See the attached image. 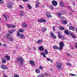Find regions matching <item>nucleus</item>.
Masks as SVG:
<instances>
[{
	"label": "nucleus",
	"instance_id": "13",
	"mask_svg": "<svg viewBox=\"0 0 77 77\" xmlns=\"http://www.w3.org/2000/svg\"><path fill=\"white\" fill-rule=\"evenodd\" d=\"M58 34V36L59 39H61L62 38V35H60V32H59L57 33Z\"/></svg>",
	"mask_w": 77,
	"mask_h": 77
},
{
	"label": "nucleus",
	"instance_id": "54",
	"mask_svg": "<svg viewBox=\"0 0 77 77\" xmlns=\"http://www.w3.org/2000/svg\"><path fill=\"white\" fill-rule=\"evenodd\" d=\"M61 13H63V14H65V11L63 10V11H61Z\"/></svg>",
	"mask_w": 77,
	"mask_h": 77
},
{
	"label": "nucleus",
	"instance_id": "26",
	"mask_svg": "<svg viewBox=\"0 0 77 77\" xmlns=\"http://www.w3.org/2000/svg\"><path fill=\"white\" fill-rule=\"evenodd\" d=\"M6 26L7 27H8V28L9 29H10V28H11V25H10V24H9L8 23H7Z\"/></svg>",
	"mask_w": 77,
	"mask_h": 77
},
{
	"label": "nucleus",
	"instance_id": "62",
	"mask_svg": "<svg viewBox=\"0 0 77 77\" xmlns=\"http://www.w3.org/2000/svg\"><path fill=\"white\" fill-rule=\"evenodd\" d=\"M61 18L62 19V18L64 19V18H65V17H64L62 16V17H61Z\"/></svg>",
	"mask_w": 77,
	"mask_h": 77
},
{
	"label": "nucleus",
	"instance_id": "50",
	"mask_svg": "<svg viewBox=\"0 0 77 77\" xmlns=\"http://www.w3.org/2000/svg\"><path fill=\"white\" fill-rule=\"evenodd\" d=\"M66 54L67 55H68V56H71V54H69V53L68 52H67Z\"/></svg>",
	"mask_w": 77,
	"mask_h": 77
},
{
	"label": "nucleus",
	"instance_id": "11",
	"mask_svg": "<svg viewBox=\"0 0 77 77\" xmlns=\"http://www.w3.org/2000/svg\"><path fill=\"white\" fill-rule=\"evenodd\" d=\"M53 48L54 50H59V48L57 45H54L53 46Z\"/></svg>",
	"mask_w": 77,
	"mask_h": 77
},
{
	"label": "nucleus",
	"instance_id": "43",
	"mask_svg": "<svg viewBox=\"0 0 77 77\" xmlns=\"http://www.w3.org/2000/svg\"><path fill=\"white\" fill-rule=\"evenodd\" d=\"M46 59H47V60L48 61H50L51 62V60H52V59H50L49 58H47Z\"/></svg>",
	"mask_w": 77,
	"mask_h": 77
},
{
	"label": "nucleus",
	"instance_id": "34",
	"mask_svg": "<svg viewBox=\"0 0 77 77\" xmlns=\"http://www.w3.org/2000/svg\"><path fill=\"white\" fill-rule=\"evenodd\" d=\"M41 54H42V55L44 57H45V58L46 57V56H45V54H44L42 52H41Z\"/></svg>",
	"mask_w": 77,
	"mask_h": 77
},
{
	"label": "nucleus",
	"instance_id": "3",
	"mask_svg": "<svg viewBox=\"0 0 77 77\" xmlns=\"http://www.w3.org/2000/svg\"><path fill=\"white\" fill-rule=\"evenodd\" d=\"M60 47H59V50H62L63 49V46H64V43L63 42H60L59 43Z\"/></svg>",
	"mask_w": 77,
	"mask_h": 77
},
{
	"label": "nucleus",
	"instance_id": "16",
	"mask_svg": "<svg viewBox=\"0 0 77 77\" xmlns=\"http://www.w3.org/2000/svg\"><path fill=\"white\" fill-rule=\"evenodd\" d=\"M57 15L59 18H61V16L62 15V13H60V12L57 13Z\"/></svg>",
	"mask_w": 77,
	"mask_h": 77
},
{
	"label": "nucleus",
	"instance_id": "12",
	"mask_svg": "<svg viewBox=\"0 0 77 77\" xmlns=\"http://www.w3.org/2000/svg\"><path fill=\"white\" fill-rule=\"evenodd\" d=\"M20 13L19 14V15L20 16H21L22 17H23V16H24L25 15V13L23 12L22 11H20Z\"/></svg>",
	"mask_w": 77,
	"mask_h": 77
},
{
	"label": "nucleus",
	"instance_id": "56",
	"mask_svg": "<svg viewBox=\"0 0 77 77\" xmlns=\"http://www.w3.org/2000/svg\"><path fill=\"white\" fill-rule=\"evenodd\" d=\"M23 2H27L28 1V0H23Z\"/></svg>",
	"mask_w": 77,
	"mask_h": 77
},
{
	"label": "nucleus",
	"instance_id": "15",
	"mask_svg": "<svg viewBox=\"0 0 77 77\" xmlns=\"http://www.w3.org/2000/svg\"><path fill=\"white\" fill-rule=\"evenodd\" d=\"M5 57L6 59L7 60H9L11 59V57L9 55H6L5 56Z\"/></svg>",
	"mask_w": 77,
	"mask_h": 77
},
{
	"label": "nucleus",
	"instance_id": "61",
	"mask_svg": "<svg viewBox=\"0 0 77 77\" xmlns=\"http://www.w3.org/2000/svg\"><path fill=\"white\" fill-rule=\"evenodd\" d=\"M75 29L76 31L77 32H76V33H77V27Z\"/></svg>",
	"mask_w": 77,
	"mask_h": 77
},
{
	"label": "nucleus",
	"instance_id": "29",
	"mask_svg": "<svg viewBox=\"0 0 77 77\" xmlns=\"http://www.w3.org/2000/svg\"><path fill=\"white\" fill-rule=\"evenodd\" d=\"M65 28L63 26H61L60 28V30H64Z\"/></svg>",
	"mask_w": 77,
	"mask_h": 77
},
{
	"label": "nucleus",
	"instance_id": "4",
	"mask_svg": "<svg viewBox=\"0 0 77 77\" xmlns=\"http://www.w3.org/2000/svg\"><path fill=\"white\" fill-rule=\"evenodd\" d=\"M52 4L54 6H57V2L55 0H53L52 1Z\"/></svg>",
	"mask_w": 77,
	"mask_h": 77
},
{
	"label": "nucleus",
	"instance_id": "58",
	"mask_svg": "<svg viewBox=\"0 0 77 77\" xmlns=\"http://www.w3.org/2000/svg\"><path fill=\"white\" fill-rule=\"evenodd\" d=\"M33 49L34 50H36V47H33Z\"/></svg>",
	"mask_w": 77,
	"mask_h": 77
},
{
	"label": "nucleus",
	"instance_id": "41",
	"mask_svg": "<svg viewBox=\"0 0 77 77\" xmlns=\"http://www.w3.org/2000/svg\"><path fill=\"white\" fill-rule=\"evenodd\" d=\"M9 35V34L8 33L6 35V37H7V38H9V37H10V35Z\"/></svg>",
	"mask_w": 77,
	"mask_h": 77
},
{
	"label": "nucleus",
	"instance_id": "19",
	"mask_svg": "<svg viewBox=\"0 0 77 77\" xmlns=\"http://www.w3.org/2000/svg\"><path fill=\"white\" fill-rule=\"evenodd\" d=\"M22 25H23V27L24 28H26L27 27V24L25 23H23Z\"/></svg>",
	"mask_w": 77,
	"mask_h": 77
},
{
	"label": "nucleus",
	"instance_id": "37",
	"mask_svg": "<svg viewBox=\"0 0 77 77\" xmlns=\"http://www.w3.org/2000/svg\"><path fill=\"white\" fill-rule=\"evenodd\" d=\"M4 2H3V0H0V4H4Z\"/></svg>",
	"mask_w": 77,
	"mask_h": 77
},
{
	"label": "nucleus",
	"instance_id": "14",
	"mask_svg": "<svg viewBox=\"0 0 77 77\" xmlns=\"http://www.w3.org/2000/svg\"><path fill=\"white\" fill-rule=\"evenodd\" d=\"M10 37H9V39L10 41L11 42H13V41H14V38H13V37L12 36V35H10Z\"/></svg>",
	"mask_w": 77,
	"mask_h": 77
},
{
	"label": "nucleus",
	"instance_id": "31",
	"mask_svg": "<svg viewBox=\"0 0 77 77\" xmlns=\"http://www.w3.org/2000/svg\"><path fill=\"white\" fill-rule=\"evenodd\" d=\"M37 77H44V75L42 73L41 74L38 75Z\"/></svg>",
	"mask_w": 77,
	"mask_h": 77
},
{
	"label": "nucleus",
	"instance_id": "53",
	"mask_svg": "<svg viewBox=\"0 0 77 77\" xmlns=\"http://www.w3.org/2000/svg\"><path fill=\"white\" fill-rule=\"evenodd\" d=\"M11 30H12V32H15V31H16V29H12Z\"/></svg>",
	"mask_w": 77,
	"mask_h": 77
},
{
	"label": "nucleus",
	"instance_id": "5",
	"mask_svg": "<svg viewBox=\"0 0 77 77\" xmlns=\"http://www.w3.org/2000/svg\"><path fill=\"white\" fill-rule=\"evenodd\" d=\"M7 8L9 9H12V3H9L7 5Z\"/></svg>",
	"mask_w": 77,
	"mask_h": 77
},
{
	"label": "nucleus",
	"instance_id": "48",
	"mask_svg": "<svg viewBox=\"0 0 77 77\" xmlns=\"http://www.w3.org/2000/svg\"><path fill=\"white\" fill-rule=\"evenodd\" d=\"M53 31H55V30H56V29H55V26H53Z\"/></svg>",
	"mask_w": 77,
	"mask_h": 77
},
{
	"label": "nucleus",
	"instance_id": "42",
	"mask_svg": "<svg viewBox=\"0 0 77 77\" xmlns=\"http://www.w3.org/2000/svg\"><path fill=\"white\" fill-rule=\"evenodd\" d=\"M39 68L40 69H41V70H42V69H43V67L42 66H40L39 67Z\"/></svg>",
	"mask_w": 77,
	"mask_h": 77
},
{
	"label": "nucleus",
	"instance_id": "20",
	"mask_svg": "<svg viewBox=\"0 0 77 77\" xmlns=\"http://www.w3.org/2000/svg\"><path fill=\"white\" fill-rule=\"evenodd\" d=\"M50 35L52 37H53V38L54 39L56 38V37L55 35H54V34L52 32V33H51Z\"/></svg>",
	"mask_w": 77,
	"mask_h": 77
},
{
	"label": "nucleus",
	"instance_id": "55",
	"mask_svg": "<svg viewBox=\"0 0 77 77\" xmlns=\"http://www.w3.org/2000/svg\"><path fill=\"white\" fill-rule=\"evenodd\" d=\"M61 38L63 39V40H64V39H65V37L64 36H62Z\"/></svg>",
	"mask_w": 77,
	"mask_h": 77
},
{
	"label": "nucleus",
	"instance_id": "9",
	"mask_svg": "<svg viewBox=\"0 0 77 77\" xmlns=\"http://www.w3.org/2000/svg\"><path fill=\"white\" fill-rule=\"evenodd\" d=\"M46 15L48 18L50 17V18H52V16L50 14V13L49 12H47L46 13Z\"/></svg>",
	"mask_w": 77,
	"mask_h": 77
},
{
	"label": "nucleus",
	"instance_id": "40",
	"mask_svg": "<svg viewBox=\"0 0 77 77\" xmlns=\"http://www.w3.org/2000/svg\"><path fill=\"white\" fill-rule=\"evenodd\" d=\"M8 32L10 34H12L13 33V32L11 30H9Z\"/></svg>",
	"mask_w": 77,
	"mask_h": 77
},
{
	"label": "nucleus",
	"instance_id": "27",
	"mask_svg": "<svg viewBox=\"0 0 77 77\" xmlns=\"http://www.w3.org/2000/svg\"><path fill=\"white\" fill-rule=\"evenodd\" d=\"M19 31L20 32V33H23V32H24V30L23 29H20L19 30Z\"/></svg>",
	"mask_w": 77,
	"mask_h": 77
},
{
	"label": "nucleus",
	"instance_id": "38",
	"mask_svg": "<svg viewBox=\"0 0 77 77\" xmlns=\"http://www.w3.org/2000/svg\"><path fill=\"white\" fill-rule=\"evenodd\" d=\"M42 30L43 32H46V31L47 30V29L45 28H44L43 29H42Z\"/></svg>",
	"mask_w": 77,
	"mask_h": 77
},
{
	"label": "nucleus",
	"instance_id": "1",
	"mask_svg": "<svg viewBox=\"0 0 77 77\" xmlns=\"http://www.w3.org/2000/svg\"><path fill=\"white\" fill-rule=\"evenodd\" d=\"M56 66L57 68H58L59 69H62V64L59 62H57L56 63Z\"/></svg>",
	"mask_w": 77,
	"mask_h": 77
},
{
	"label": "nucleus",
	"instance_id": "59",
	"mask_svg": "<svg viewBox=\"0 0 77 77\" xmlns=\"http://www.w3.org/2000/svg\"><path fill=\"white\" fill-rule=\"evenodd\" d=\"M3 17H4L5 18L6 17H7L4 14H3Z\"/></svg>",
	"mask_w": 77,
	"mask_h": 77
},
{
	"label": "nucleus",
	"instance_id": "18",
	"mask_svg": "<svg viewBox=\"0 0 77 77\" xmlns=\"http://www.w3.org/2000/svg\"><path fill=\"white\" fill-rule=\"evenodd\" d=\"M70 35L73 38H75L76 36L75 35H74V34L72 33H70Z\"/></svg>",
	"mask_w": 77,
	"mask_h": 77
},
{
	"label": "nucleus",
	"instance_id": "45",
	"mask_svg": "<svg viewBox=\"0 0 77 77\" xmlns=\"http://www.w3.org/2000/svg\"><path fill=\"white\" fill-rule=\"evenodd\" d=\"M69 75H72V76H76L75 75L72 73H70Z\"/></svg>",
	"mask_w": 77,
	"mask_h": 77
},
{
	"label": "nucleus",
	"instance_id": "57",
	"mask_svg": "<svg viewBox=\"0 0 77 77\" xmlns=\"http://www.w3.org/2000/svg\"><path fill=\"white\" fill-rule=\"evenodd\" d=\"M37 5H40V2H37Z\"/></svg>",
	"mask_w": 77,
	"mask_h": 77
},
{
	"label": "nucleus",
	"instance_id": "46",
	"mask_svg": "<svg viewBox=\"0 0 77 77\" xmlns=\"http://www.w3.org/2000/svg\"><path fill=\"white\" fill-rule=\"evenodd\" d=\"M44 75H45V76L46 77H48V76L49 75V74L47 73H45Z\"/></svg>",
	"mask_w": 77,
	"mask_h": 77
},
{
	"label": "nucleus",
	"instance_id": "64",
	"mask_svg": "<svg viewBox=\"0 0 77 77\" xmlns=\"http://www.w3.org/2000/svg\"><path fill=\"white\" fill-rule=\"evenodd\" d=\"M75 46H77V43H75Z\"/></svg>",
	"mask_w": 77,
	"mask_h": 77
},
{
	"label": "nucleus",
	"instance_id": "47",
	"mask_svg": "<svg viewBox=\"0 0 77 77\" xmlns=\"http://www.w3.org/2000/svg\"><path fill=\"white\" fill-rule=\"evenodd\" d=\"M31 49H32L31 48L28 47L27 48V50L28 51H29V50H31Z\"/></svg>",
	"mask_w": 77,
	"mask_h": 77
},
{
	"label": "nucleus",
	"instance_id": "63",
	"mask_svg": "<svg viewBox=\"0 0 77 77\" xmlns=\"http://www.w3.org/2000/svg\"><path fill=\"white\" fill-rule=\"evenodd\" d=\"M72 30V31H75V29L74 28H73Z\"/></svg>",
	"mask_w": 77,
	"mask_h": 77
},
{
	"label": "nucleus",
	"instance_id": "23",
	"mask_svg": "<svg viewBox=\"0 0 77 77\" xmlns=\"http://www.w3.org/2000/svg\"><path fill=\"white\" fill-rule=\"evenodd\" d=\"M35 71L36 72H37V73H40V72H41V71H40V70L39 69H35Z\"/></svg>",
	"mask_w": 77,
	"mask_h": 77
},
{
	"label": "nucleus",
	"instance_id": "7",
	"mask_svg": "<svg viewBox=\"0 0 77 77\" xmlns=\"http://www.w3.org/2000/svg\"><path fill=\"white\" fill-rule=\"evenodd\" d=\"M29 63L30 65H31L32 66H35V62L33 60H31L29 61Z\"/></svg>",
	"mask_w": 77,
	"mask_h": 77
},
{
	"label": "nucleus",
	"instance_id": "60",
	"mask_svg": "<svg viewBox=\"0 0 77 77\" xmlns=\"http://www.w3.org/2000/svg\"><path fill=\"white\" fill-rule=\"evenodd\" d=\"M51 9H54V8H53V6H52L51 7Z\"/></svg>",
	"mask_w": 77,
	"mask_h": 77
},
{
	"label": "nucleus",
	"instance_id": "17",
	"mask_svg": "<svg viewBox=\"0 0 77 77\" xmlns=\"http://www.w3.org/2000/svg\"><path fill=\"white\" fill-rule=\"evenodd\" d=\"M2 62L3 63H6V59L4 58H2Z\"/></svg>",
	"mask_w": 77,
	"mask_h": 77
},
{
	"label": "nucleus",
	"instance_id": "24",
	"mask_svg": "<svg viewBox=\"0 0 77 77\" xmlns=\"http://www.w3.org/2000/svg\"><path fill=\"white\" fill-rule=\"evenodd\" d=\"M62 23L63 24H66L68 22H67V21L65 20H62Z\"/></svg>",
	"mask_w": 77,
	"mask_h": 77
},
{
	"label": "nucleus",
	"instance_id": "2",
	"mask_svg": "<svg viewBox=\"0 0 77 77\" xmlns=\"http://www.w3.org/2000/svg\"><path fill=\"white\" fill-rule=\"evenodd\" d=\"M17 61H20V62L21 65H23L24 61V60L23 58L21 57H18L17 58Z\"/></svg>",
	"mask_w": 77,
	"mask_h": 77
},
{
	"label": "nucleus",
	"instance_id": "44",
	"mask_svg": "<svg viewBox=\"0 0 77 77\" xmlns=\"http://www.w3.org/2000/svg\"><path fill=\"white\" fill-rule=\"evenodd\" d=\"M17 35L19 37L20 36V35H21V33L18 32L17 33Z\"/></svg>",
	"mask_w": 77,
	"mask_h": 77
},
{
	"label": "nucleus",
	"instance_id": "30",
	"mask_svg": "<svg viewBox=\"0 0 77 77\" xmlns=\"http://www.w3.org/2000/svg\"><path fill=\"white\" fill-rule=\"evenodd\" d=\"M39 50L41 51H44V48L42 47V46H40L39 48Z\"/></svg>",
	"mask_w": 77,
	"mask_h": 77
},
{
	"label": "nucleus",
	"instance_id": "28",
	"mask_svg": "<svg viewBox=\"0 0 77 77\" xmlns=\"http://www.w3.org/2000/svg\"><path fill=\"white\" fill-rule=\"evenodd\" d=\"M27 6L29 9H32V6L30 5L29 4H27Z\"/></svg>",
	"mask_w": 77,
	"mask_h": 77
},
{
	"label": "nucleus",
	"instance_id": "21",
	"mask_svg": "<svg viewBox=\"0 0 77 77\" xmlns=\"http://www.w3.org/2000/svg\"><path fill=\"white\" fill-rule=\"evenodd\" d=\"M64 33H66V35H69V34H70V33H69V32H68V30H65Z\"/></svg>",
	"mask_w": 77,
	"mask_h": 77
},
{
	"label": "nucleus",
	"instance_id": "49",
	"mask_svg": "<svg viewBox=\"0 0 77 77\" xmlns=\"http://www.w3.org/2000/svg\"><path fill=\"white\" fill-rule=\"evenodd\" d=\"M38 7H39V5H38V4H36V5L35 6V8H37Z\"/></svg>",
	"mask_w": 77,
	"mask_h": 77
},
{
	"label": "nucleus",
	"instance_id": "35",
	"mask_svg": "<svg viewBox=\"0 0 77 77\" xmlns=\"http://www.w3.org/2000/svg\"><path fill=\"white\" fill-rule=\"evenodd\" d=\"M73 28H74V26H70L69 27V29L70 30H72V29H73Z\"/></svg>",
	"mask_w": 77,
	"mask_h": 77
},
{
	"label": "nucleus",
	"instance_id": "33",
	"mask_svg": "<svg viewBox=\"0 0 77 77\" xmlns=\"http://www.w3.org/2000/svg\"><path fill=\"white\" fill-rule=\"evenodd\" d=\"M15 27H16V26L15 25H11V28H13V29H14V28H15Z\"/></svg>",
	"mask_w": 77,
	"mask_h": 77
},
{
	"label": "nucleus",
	"instance_id": "10",
	"mask_svg": "<svg viewBox=\"0 0 77 77\" xmlns=\"http://www.w3.org/2000/svg\"><path fill=\"white\" fill-rule=\"evenodd\" d=\"M44 42L42 40H38L37 41H36V43H37V44H41L42 43H43Z\"/></svg>",
	"mask_w": 77,
	"mask_h": 77
},
{
	"label": "nucleus",
	"instance_id": "36",
	"mask_svg": "<svg viewBox=\"0 0 77 77\" xmlns=\"http://www.w3.org/2000/svg\"><path fill=\"white\" fill-rule=\"evenodd\" d=\"M19 7L20 8V9H24V7H23V5H20L19 6Z\"/></svg>",
	"mask_w": 77,
	"mask_h": 77
},
{
	"label": "nucleus",
	"instance_id": "51",
	"mask_svg": "<svg viewBox=\"0 0 77 77\" xmlns=\"http://www.w3.org/2000/svg\"><path fill=\"white\" fill-rule=\"evenodd\" d=\"M14 77H20L19 75L17 74H16L14 75Z\"/></svg>",
	"mask_w": 77,
	"mask_h": 77
},
{
	"label": "nucleus",
	"instance_id": "32",
	"mask_svg": "<svg viewBox=\"0 0 77 77\" xmlns=\"http://www.w3.org/2000/svg\"><path fill=\"white\" fill-rule=\"evenodd\" d=\"M44 53L45 54H48V52L47 50L46 49H45L44 51Z\"/></svg>",
	"mask_w": 77,
	"mask_h": 77
},
{
	"label": "nucleus",
	"instance_id": "39",
	"mask_svg": "<svg viewBox=\"0 0 77 77\" xmlns=\"http://www.w3.org/2000/svg\"><path fill=\"white\" fill-rule=\"evenodd\" d=\"M66 65L68 66H72V65L71 64V63H66Z\"/></svg>",
	"mask_w": 77,
	"mask_h": 77
},
{
	"label": "nucleus",
	"instance_id": "52",
	"mask_svg": "<svg viewBox=\"0 0 77 77\" xmlns=\"http://www.w3.org/2000/svg\"><path fill=\"white\" fill-rule=\"evenodd\" d=\"M3 77H8V75H3Z\"/></svg>",
	"mask_w": 77,
	"mask_h": 77
},
{
	"label": "nucleus",
	"instance_id": "6",
	"mask_svg": "<svg viewBox=\"0 0 77 77\" xmlns=\"http://www.w3.org/2000/svg\"><path fill=\"white\" fill-rule=\"evenodd\" d=\"M38 22H39L40 23H45L46 22V20L45 19H38L37 20Z\"/></svg>",
	"mask_w": 77,
	"mask_h": 77
},
{
	"label": "nucleus",
	"instance_id": "8",
	"mask_svg": "<svg viewBox=\"0 0 77 77\" xmlns=\"http://www.w3.org/2000/svg\"><path fill=\"white\" fill-rule=\"evenodd\" d=\"M1 68H2V69H6L7 68L6 66L3 64L1 65Z\"/></svg>",
	"mask_w": 77,
	"mask_h": 77
},
{
	"label": "nucleus",
	"instance_id": "25",
	"mask_svg": "<svg viewBox=\"0 0 77 77\" xmlns=\"http://www.w3.org/2000/svg\"><path fill=\"white\" fill-rule=\"evenodd\" d=\"M20 38V39H23V38H24V35L23 34H21Z\"/></svg>",
	"mask_w": 77,
	"mask_h": 77
},
{
	"label": "nucleus",
	"instance_id": "22",
	"mask_svg": "<svg viewBox=\"0 0 77 77\" xmlns=\"http://www.w3.org/2000/svg\"><path fill=\"white\" fill-rule=\"evenodd\" d=\"M60 5L61 7H64L65 6L64 4H63V2H60Z\"/></svg>",
	"mask_w": 77,
	"mask_h": 77
}]
</instances>
